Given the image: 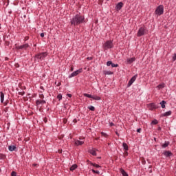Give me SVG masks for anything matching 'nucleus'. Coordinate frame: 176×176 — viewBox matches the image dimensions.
Masks as SVG:
<instances>
[{"mask_svg": "<svg viewBox=\"0 0 176 176\" xmlns=\"http://www.w3.org/2000/svg\"><path fill=\"white\" fill-rule=\"evenodd\" d=\"M70 23L72 25L83 24L85 23V16L77 14L71 19Z\"/></svg>", "mask_w": 176, "mask_h": 176, "instance_id": "f257e3e1", "label": "nucleus"}, {"mask_svg": "<svg viewBox=\"0 0 176 176\" xmlns=\"http://www.w3.org/2000/svg\"><path fill=\"white\" fill-rule=\"evenodd\" d=\"M46 57H47V52H42L36 54L34 57V60L35 61H38V63H39V61H43V60H45Z\"/></svg>", "mask_w": 176, "mask_h": 176, "instance_id": "f03ea898", "label": "nucleus"}, {"mask_svg": "<svg viewBox=\"0 0 176 176\" xmlns=\"http://www.w3.org/2000/svg\"><path fill=\"white\" fill-rule=\"evenodd\" d=\"M102 47L104 50H108L109 49H113V41L109 40L103 43Z\"/></svg>", "mask_w": 176, "mask_h": 176, "instance_id": "7ed1b4c3", "label": "nucleus"}, {"mask_svg": "<svg viewBox=\"0 0 176 176\" xmlns=\"http://www.w3.org/2000/svg\"><path fill=\"white\" fill-rule=\"evenodd\" d=\"M164 13V6L163 5H160L158 7H157L155 14H157V16H162Z\"/></svg>", "mask_w": 176, "mask_h": 176, "instance_id": "20e7f679", "label": "nucleus"}, {"mask_svg": "<svg viewBox=\"0 0 176 176\" xmlns=\"http://www.w3.org/2000/svg\"><path fill=\"white\" fill-rule=\"evenodd\" d=\"M146 27L145 26H142L139 28V30L138 31V36H143V35L145 34L146 32Z\"/></svg>", "mask_w": 176, "mask_h": 176, "instance_id": "39448f33", "label": "nucleus"}, {"mask_svg": "<svg viewBox=\"0 0 176 176\" xmlns=\"http://www.w3.org/2000/svg\"><path fill=\"white\" fill-rule=\"evenodd\" d=\"M28 47H30V44L28 43L16 46V50H28Z\"/></svg>", "mask_w": 176, "mask_h": 176, "instance_id": "423d86ee", "label": "nucleus"}, {"mask_svg": "<svg viewBox=\"0 0 176 176\" xmlns=\"http://www.w3.org/2000/svg\"><path fill=\"white\" fill-rule=\"evenodd\" d=\"M137 79V76L135 75L133 76L129 81L128 84H127V87H130V86H131V85H133V82H135V80Z\"/></svg>", "mask_w": 176, "mask_h": 176, "instance_id": "0eeeda50", "label": "nucleus"}, {"mask_svg": "<svg viewBox=\"0 0 176 176\" xmlns=\"http://www.w3.org/2000/svg\"><path fill=\"white\" fill-rule=\"evenodd\" d=\"M122 8H123L122 2H120L117 3V5L116 6V10H117V12H119V10H121Z\"/></svg>", "mask_w": 176, "mask_h": 176, "instance_id": "6e6552de", "label": "nucleus"}, {"mask_svg": "<svg viewBox=\"0 0 176 176\" xmlns=\"http://www.w3.org/2000/svg\"><path fill=\"white\" fill-rule=\"evenodd\" d=\"M83 144H85V142H83V141H80V140H74V144L76 146H79L80 145H83Z\"/></svg>", "mask_w": 176, "mask_h": 176, "instance_id": "1a4fd4ad", "label": "nucleus"}, {"mask_svg": "<svg viewBox=\"0 0 176 176\" xmlns=\"http://www.w3.org/2000/svg\"><path fill=\"white\" fill-rule=\"evenodd\" d=\"M163 155H164V156H166V157H170L173 156V153H171V151H165L163 153Z\"/></svg>", "mask_w": 176, "mask_h": 176, "instance_id": "9d476101", "label": "nucleus"}, {"mask_svg": "<svg viewBox=\"0 0 176 176\" xmlns=\"http://www.w3.org/2000/svg\"><path fill=\"white\" fill-rule=\"evenodd\" d=\"M135 61V58H129L126 59V64H133Z\"/></svg>", "mask_w": 176, "mask_h": 176, "instance_id": "9b49d317", "label": "nucleus"}, {"mask_svg": "<svg viewBox=\"0 0 176 176\" xmlns=\"http://www.w3.org/2000/svg\"><path fill=\"white\" fill-rule=\"evenodd\" d=\"M41 104H46V100H36V105H41Z\"/></svg>", "mask_w": 176, "mask_h": 176, "instance_id": "f8f14e48", "label": "nucleus"}, {"mask_svg": "<svg viewBox=\"0 0 176 176\" xmlns=\"http://www.w3.org/2000/svg\"><path fill=\"white\" fill-rule=\"evenodd\" d=\"M89 153L91 155H92V156H97V153L96 152V148L89 149Z\"/></svg>", "mask_w": 176, "mask_h": 176, "instance_id": "ddd939ff", "label": "nucleus"}, {"mask_svg": "<svg viewBox=\"0 0 176 176\" xmlns=\"http://www.w3.org/2000/svg\"><path fill=\"white\" fill-rule=\"evenodd\" d=\"M173 113L171 111H166L164 113L162 114V116L163 117H167V116H170V115Z\"/></svg>", "mask_w": 176, "mask_h": 176, "instance_id": "4468645a", "label": "nucleus"}, {"mask_svg": "<svg viewBox=\"0 0 176 176\" xmlns=\"http://www.w3.org/2000/svg\"><path fill=\"white\" fill-rule=\"evenodd\" d=\"M120 173L122 174V176H129V174H127L126 170H124L123 168L120 169Z\"/></svg>", "mask_w": 176, "mask_h": 176, "instance_id": "2eb2a0df", "label": "nucleus"}, {"mask_svg": "<svg viewBox=\"0 0 176 176\" xmlns=\"http://www.w3.org/2000/svg\"><path fill=\"white\" fill-rule=\"evenodd\" d=\"M82 69H79L75 72H73V74H74V76H78V75H79V74L82 73Z\"/></svg>", "mask_w": 176, "mask_h": 176, "instance_id": "dca6fc26", "label": "nucleus"}, {"mask_svg": "<svg viewBox=\"0 0 176 176\" xmlns=\"http://www.w3.org/2000/svg\"><path fill=\"white\" fill-rule=\"evenodd\" d=\"M0 98H1V102H3L5 100V94L2 91L0 92Z\"/></svg>", "mask_w": 176, "mask_h": 176, "instance_id": "f3484780", "label": "nucleus"}, {"mask_svg": "<svg viewBox=\"0 0 176 176\" xmlns=\"http://www.w3.org/2000/svg\"><path fill=\"white\" fill-rule=\"evenodd\" d=\"M122 148L124 151H129V145H127L126 143H124V142L122 143Z\"/></svg>", "mask_w": 176, "mask_h": 176, "instance_id": "a211bd4d", "label": "nucleus"}, {"mask_svg": "<svg viewBox=\"0 0 176 176\" xmlns=\"http://www.w3.org/2000/svg\"><path fill=\"white\" fill-rule=\"evenodd\" d=\"M8 150L10 152H13V151H16V146H9Z\"/></svg>", "mask_w": 176, "mask_h": 176, "instance_id": "6ab92c4d", "label": "nucleus"}, {"mask_svg": "<svg viewBox=\"0 0 176 176\" xmlns=\"http://www.w3.org/2000/svg\"><path fill=\"white\" fill-rule=\"evenodd\" d=\"M76 168H78V165H76V164H73V165L70 167V171H74V170H76Z\"/></svg>", "mask_w": 176, "mask_h": 176, "instance_id": "aec40b11", "label": "nucleus"}, {"mask_svg": "<svg viewBox=\"0 0 176 176\" xmlns=\"http://www.w3.org/2000/svg\"><path fill=\"white\" fill-rule=\"evenodd\" d=\"M148 108H150V109H156V105L154 104V103H151L148 104Z\"/></svg>", "mask_w": 176, "mask_h": 176, "instance_id": "412c9836", "label": "nucleus"}, {"mask_svg": "<svg viewBox=\"0 0 176 176\" xmlns=\"http://www.w3.org/2000/svg\"><path fill=\"white\" fill-rule=\"evenodd\" d=\"M92 100H96V101H100V100H101V98L100 96H93Z\"/></svg>", "mask_w": 176, "mask_h": 176, "instance_id": "4be33fe9", "label": "nucleus"}, {"mask_svg": "<svg viewBox=\"0 0 176 176\" xmlns=\"http://www.w3.org/2000/svg\"><path fill=\"white\" fill-rule=\"evenodd\" d=\"M170 145V142H165L164 144H162V148H167Z\"/></svg>", "mask_w": 176, "mask_h": 176, "instance_id": "5701e85b", "label": "nucleus"}, {"mask_svg": "<svg viewBox=\"0 0 176 176\" xmlns=\"http://www.w3.org/2000/svg\"><path fill=\"white\" fill-rule=\"evenodd\" d=\"M4 159H6V155L3 153H0V160H4Z\"/></svg>", "mask_w": 176, "mask_h": 176, "instance_id": "b1692460", "label": "nucleus"}, {"mask_svg": "<svg viewBox=\"0 0 176 176\" xmlns=\"http://www.w3.org/2000/svg\"><path fill=\"white\" fill-rule=\"evenodd\" d=\"M166 101L164 100H162L161 102H160V105L162 107V108H166Z\"/></svg>", "mask_w": 176, "mask_h": 176, "instance_id": "393cba45", "label": "nucleus"}, {"mask_svg": "<svg viewBox=\"0 0 176 176\" xmlns=\"http://www.w3.org/2000/svg\"><path fill=\"white\" fill-rule=\"evenodd\" d=\"M85 97H87L88 98H92L93 99V95L88 94H84Z\"/></svg>", "mask_w": 176, "mask_h": 176, "instance_id": "a878e982", "label": "nucleus"}, {"mask_svg": "<svg viewBox=\"0 0 176 176\" xmlns=\"http://www.w3.org/2000/svg\"><path fill=\"white\" fill-rule=\"evenodd\" d=\"M113 72H111V71H106L104 72V75H113Z\"/></svg>", "mask_w": 176, "mask_h": 176, "instance_id": "bb28decb", "label": "nucleus"}, {"mask_svg": "<svg viewBox=\"0 0 176 176\" xmlns=\"http://www.w3.org/2000/svg\"><path fill=\"white\" fill-rule=\"evenodd\" d=\"M88 109L89 111H96V107H94V106H89Z\"/></svg>", "mask_w": 176, "mask_h": 176, "instance_id": "cd10ccee", "label": "nucleus"}, {"mask_svg": "<svg viewBox=\"0 0 176 176\" xmlns=\"http://www.w3.org/2000/svg\"><path fill=\"white\" fill-rule=\"evenodd\" d=\"M159 123V121L157 120H154L151 122V124H157Z\"/></svg>", "mask_w": 176, "mask_h": 176, "instance_id": "c85d7f7f", "label": "nucleus"}, {"mask_svg": "<svg viewBox=\"0 0 176 176\" xmlns=\"http://www.w3.org/2000/svg\"><path fill=\"white\" fill-rule=\"evenodd\" d=\"M101 135L102 136V137H104L105 138H107V137H108V134H107V133H104V132H101Z\"/></svg>", "mask_w": 176, "mask_h": 176, "instance_id": "c756f323", "label": "nucleus"}, {"mask_svg": "<svg viewBox=\"0 0 176 176\" xmlns=\"http://www.w3.org/2000/svg\"><path fill=\"white\" fill-rule=\"evenodd\" d=\"M57 98H58V100H63V95L61 94H59L57 96Z\"/></svg>", "mask_w": 176, "mask_h": 176, "instance_id": "7c9ffc66", "label": "nucleus"}, {"mask_svg": "<svg viewBox=\"0 0 176 176\" xmlns=\"http://www.w3.org/2000/svg\"><path fill=\"white\" fill-rule=\"evenodd\" d=\"M158 89H163L164 87V84H160L157 86Z\"/></svg>", "mask_w": 176, "mask_h": 176, "instance_id": "2f4dec72", "label": "nucleus"}, {"mask_svg": "<svg viewBox=\"0 0 176 176\" xmlns=\"http://www.w3.org/2000/svg\"><path fill=\"white\" fill-rule=\"evenodd\" d=\"M92 173H94V174H100V171L98 170H96L94 169H91Z\"/></svg>", "mask_w": 176, "mask_h": 176, "instance_id": "473e14b6", "label": "nucleus"}, {"mask_svg": "<svg viewBox=\"0 0 176 176\" xmlns=\"http://www.w3.org/2000/svg\"><path fill=\"white\" fill-rule=\"evenodd\" d=\"M116 67H118V64H115V63H111V67L112 68H116Z\"/></svg>", "mask_w": 176, "mask_h": 176, "instance_id": "72a5a7b5", "label": "nucleus"}, {"mask_svg": "<svg viewBox=\"0 0 176 176\" xmlns=\"http://www.w3.org/2000/svg\"><path fill=\"white\" fill-rule=\"evenodd\" d=\"M76 76L74 75V72L72 73L70 75H69L68 78L69 79H71V78H74Z\"/></svg>", "mask_w": 176, "mask_h": 176, "instance_id": "f704fd0d", "label": "nucleus"}, {"mask_svg": "<svg viewBox=\"0 0 176 176\" xmlns=\"http://www.w3.org/2000/svg\"><path fill=\"white\" fill-rule=\"evenodd\" d=\"M107 67H109V66L112 65V61H110V60L107 61Z\"/></svg>", "mask_w": 176, "mask_h": 176, "instance_id": "c9c22d12", "label": "nucleus"}, {"mask_svg": "<svg viewBox=\"0 0 176 176\" xmlns=\"http://www.w3.org/2000/svg\"><path fill=\"white\" fill-rule=\"evenodd\" d=\"M92 166H94V167H96V168H100V165L97 164H92Z\"/></svg>", "mask_w": 176, "mask_h": 176, "instance_id": "e433bc0d", "label": "nucleus"}, {"mask_svg": "<svg viewBox=\"0 0 176 176\" xmlns=\"http://www.w3.org/2000/svg\"><path fill=\"white\" fill-rule=\"evenodd\" d=\"M11 176H17V173L16 172H14V171H12L11 173Z\"/></svg>", "mask_w": 176, "mask_h": 176, "instance_id": "4c0bfd02", "label": "nucleus"}, {"mask_svg": "<svg viewBox=\"0 0 176 176\" xmlns=\"http://www.w3.org/2000/svg\"><path fill=\"white\" fill-rule=\"evenodd\" d=\"M39 97L41 100H43L45 98V96L43 94H40Z\"/></svg>", "mask_w": 176, "mask_h": 176, "instance_id": "58836bf2", "label": "nucleus"}, {"mask_svg": "<svg viewBox=\"0 0 176 176\" xmlns=\"http://www.w3.org/2000/svg\"><path fill=\"white\" fill-rule=\"evenodd\" d=\"M176 60V53L173 56V61H175Z\"/></svg>", "mask_w": 176, "mask_h": 176, "instance_id": "ea45409f", "label": "nucleus"}, {"mask_svg": "<svg viewBox=\"0 0 176 176\" xmlns=\"http://www.w3.org/2000/svg\"><path fill=\"white\" fill-rule=\"evenodd\" d=\"M109 126L112 127V126H115V124H113V122H110Z\"/></svg>", "mask_w": 176, "mask_h": 176, "instance_id": "a19ab883", "label": "nucleus"}, {"mask_svg": "<svg viewBox=\"0 0 176 176\" xmlns=\"http://www.w3.org/2000/svg\"><path fill=\"white\" fill-rule=\"evenodd\" d=\"M40 36H41V38H43L45 36V34L44 33H41Z\"/></svg>", "mask_w": 176, "mask_h": 176, "instance_id": "79ce46f5", "label": "nucleus"}, {"mask_svg": "<svg viewBox=\"0 0 176 176\" xmlns=\"http://www.w3.org/2000/svg\"><path fill=\"white\" fill-rule=\"evenodd\" d=\"M67 97H69V98H71V97H72V94H67Z\"/></svg>", "mask_w": 176, "mask_h": 176, "instance_id": "37998d69", "label": "nucleus"}, {"mask_svg": "<svg viewBox=\"0 0 176 176\" xmlns=\"http://www.w3.org/2000/svg\"><path fill=\"white\" fill-rule=\"evenodd\" d=\"M137 133H141V129H137Z\"/></svg>", "mask_w": 176, "mask_h": 176, "instance_id": "c03bdc74", "label": "nucleus"}, {"mask_svg": "<svg viewBox=\"0 0 176 176\" xmlns=\"http://www.w3.org/2000/svg\"><path fill=\"white\" fill-rule=\"evenodd\" d=\"M70 71L72 72L74 71V67H71Z\"/></svg>", "mask_w": 176, "mask_h": 176, "instance_id": "a18cd8bd", "label": "nucleus"}, {"mask_svg": "<svg viewBox=\"0 0 176 176\" xmlns=\"http://www.w3.org/2000/svg\"><path fill=\"white\" fill-rule=\"evenodd\" d=\"M28 39H29L28 36H26L25 37V41H28Z\"/></svg>", "mask_w": 176, "mask_h": 176, "instance_id": "49530a36", "label": "nucleus"}, {"mask_svg": "<svg viewBox=\"0 0 176 176\" xmlns=\"http://www.w3.org/2000/svg\"><path fill=\"white\" fill-rule=\"evenodd\" d=\"M158 130H162V127H158Z\"/></svg>", "mask_w": 176, "mask_h": 176, "instance_id": "de8ad7c7", "label": "nucleus"}, {"mask_svg": "<svg viewBox=\"0 0 176 176\" xmlns=\"http://www.w3.org/2000/svg\"><path fill=\"white\" fill-rule=\"evenodd\" d=\"M116 134L117 135H119V133H118V132H116Z\"/></svg>", "mask_w": 176, "mask_h": 176, "instance_id": "09e8293b", "label": "nucleus"}, {"mask_svg": "<svg viewBox=\"0 0 176 176\" xmlns=\"http://www.w3.org/2000/svg\"><path fill=\"white\" fill-rule=\"evenodd\" d=\"M33 166H36V164H34Z\"/></svg>", "mask_w": 176, "mask_h": 176, "instance_id": "8fccbe9b", "label": "nucleus"}, {"mask_svg": "<svg viewBox=\"0 0 176 176\" xmlns=\"http://www.w3.org/2000/svg\"><path fill=\"white\" fill-rule=\"evenodd\" d=\"M1 170L0 169V173H1Z\"/></svg>", "mask_w": 176, "mask_h": 176, "instance_id": "3c124183", "label": "nucleus"}, {"mask_svg": "<svg viewBox=\"0 0 176 176\" xmlns=\"http://www.w3.org/2000/svg\"><path fill=\"white\" fill-rule=\"evenodd\" d=\"M107 1H109V0H107Z\"/></svg>", "mask_w": 176, "mask_h": 176, "instance_id": "603ef678", "label": "nucleus"}]
</instances>
